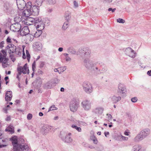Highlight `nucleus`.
Listing matches in <instances>:
<instances>
[{
  "mask_svg": "<svg viewBox=\"0 0 151 151\" xmlns=\"http://www.w3.org/2000/svg\"><path fill=\"white\" fill-rule=\"evenodd\" d=\"M29 149V147L27 144L20 143L13 151H28Z\"/></svg>",
  "mask_w": 151,
  "mask_h": 151,
  "instance_id": "nucleus-8",
  "label": "nucleus"
},
{
  "mask_svg": "<svg viewBox=\"0 0 151 151\" xmlns=\"http://www.w3.org/2000/svg\"><path fill=\"white\" fill-rule=\"evenodd\" d=\"M104 109L101 107H97L93 110V112L95 114L100 115L102 114L103 112Z\"/></svg>",
  "mask_w": 151,
  "mask_h": 151,
  "instance_id": "nucleus-24",
  "label": "nucleus"
},
{
  "mask_svg": "<svg viewBox=\"0 0 151 151\" xmlns=\"http://www.w3.org/2000/svg\"><path fill=\"white\" fill-rule=\"evenodd\" d=\"M111 99L114 103H116L121 99V97L120 96L118 97L114 96L111 97Z\"/></svg>",
  "mask_w": 151,
  "mask_h": 151,
  "instance_id": "nucleus-28",
  "label": "nucleus"
},
{
  "mask_svg": "<svg viewBox=\"0 0 151 151\" xmlns=\"http://www.w3.org/2000/svg\"><path fill=\"white\" fill-rule=\"evenodd\" d=\"M83 88L85 92L88 94H90L93 91V88L91 84L88 82H84L83 85Z\"/></svg>",
  "mask_w": 151,
  "mask_h": 151,
  "instance_id": "nucleus-7",
  "label": "nucleus"
},
{
  "mask_svg": "<svg viewBox=\"0 0 151 151\" xmlns=\"http://www.w3.org/2000/svg\"><path fill=\"white\" fill-rule=\"evenodd\" d=\"M35 65H36L35 61H34L32 64V70L33 71H34L35 70V68H36Z\"/></svg>",
  "mask_w": 151,
  "mask_h": 151,
  "instance_id": "nucleus-44",
  "label": "nucleus"
},
{
  "mask_svg": "<svg viewBox=\"0 0 151 151\" xmlns=\"http://www.w3.org/2000/svg\"><path fill=\"white\" fill-rule=\"evenodd\" d=\"M5 131H8L10 133L12 134L14 133V127L13 126L10 125L5 129Z\"/></svg>",
  "mask_w": 151,
  "mask_h": 151,
  "instance_id": "nucleus-30",
  "label": "nucleus"
},
{
  "mask_svg": "<svg viewBox=\"0 0 151 151\" xmlns=\"http://www.w3.org/2000/svg\"><path fill=\"white\" fill-rule=\"evenodd\" d=\"M41 44L38 42H36L34 43L33 47L37 50H40L42 49V46Z\"/></svg>",
  "mask_w": 151,
  "mask_h": 151,
  "instance_id": "nucleus-27",
  "label": "nucleus"
},
{
  "mask_svg": "<svg viewBox=\"0 0 151 151\" xmlns=\"http://www.w3.org/2000/svg\"><path fill=\"white\" fill-rule=\"evenodd\" d=\"M71 51H70V52L72 53V54H74L76 53V51H75V50L74 49H72V50H71Z\"/></svg>",
  "mask_w": 151,
  "mask_h": 151,
  "instance_id": "nucleus-62",
  "label": "nucleus"
},
{
  "mask_svg": "<svg viewBox=\"0 0 151 151\" xmlns=\"http://www.w3.org/2000/svg\"><path fill=\"white\" fill-rule=\"evenodd\" d=\"M71 134V133H68V135H66L65 138L64 137H62L61 138L65 142L68 143H70L72 141V138L70 137V136Z\"/></svg>",
  "mask_w": 151,
  "mask_h": 151,
  "instance_id": "nucleus-21",
  "label": "nucleus"
},
{
  "mask_svg": "<svg viewBox=\"0 0 151 151\" xmlns=\"http://www.w3.org/2000/svg\"><path fill=\"white\" fill-rule=\"evenodd\" d=\"M45 21L44 22V24H43L44 25H45L47 26H48L50 24V21L48 19H45Z\"/></svg>",
  "mask_w": 151,
  "mask_h": 151,
  "instance_id": "nucleus-40",
  "label": "nucleus"
},
{
  "mask_svg": "<svg viewBox=\"0 0 151 151\" xmlns=\"http://www.w3.org/2000/svg\"><path fill=\"white\" fill-rule=\"evenodd\" d=\"M35 18L34 17H28L27 18L26 21H27V23L28 22H31V23H29V25H31L32 24V23H33V22H34L35 21Z\"/></svg>",
  "mask_w": 151,
  "mask_h": 151,
  "instance_id": "nucleus-32",
  "label": "nucleus"
},
{
  "mask_svg": "<svg viewBox=\"0 0 151 151\" xmlns=\"http://www.w3.org/2000/svg\"><path fill=\"white\" fill-rule=\"evenodd\" d=\"M70 14L68 12L65 13V18L67 21H68L70 19Z\"/></svg>",
  "mask_w": 151,
  "mask_h": 151,
  "instance_id": "nucleus-37",
  "label": "nucleus"
},
{
  "mask_svg": "<svg viewBox=\"0 0 151 151\" xmlns=\"http://www.w3.org/2000/svg\"><path fill=\"white\" fill-rule=\"evenodd\" d=\"M34 24L35 26L37 29L40 28V29H43L44 28V24L40 17L35 18Z\"/></svg>",
  "mask_w": 151,
  "mask_h": 151,
  "instance_id": "nucleus-11",
  "label": "nucleus"
},
{
  "mask_svg": "<svg viewBox=\"0 0 151 151\" xmlns=\"http://www.w3.org/2000/svg\"><path fill=\"white\" fill-rule=\"evenodd\" d=\"M6 48L9 50L8 52L9 54H10L11 53H13L14 52H17V51H16L17 47L16 46L13 44H9L6 46Z\"/></svg>",
  "mask_w": 151,
  "mask_h": 151,
  "instance_id": "nucleus-16",
  "label": "nucleus"
},
{
  "mask_svg": "<svg viewBox=\"0 0 151 151\" xmlns=\"http://www.w3.org/2000/svg\"><path fill=\"white\" fill-rule=\"evenodd\" d=\"M59 80L57 78H55L54 80L53 83H58L59 82Z\"/></svg>",
  "mask_w": 151,
  "mask_h": 151,
  "instance_id": "nucleus-48",
  "label": "nucleus"
},
{
  "mask_svg": "<svg viewBox=\"0 0 151 151\" xmlns=\"http://www.w3.org/2000/svg\"><path fill=\"white\" fill-rule=\"evenodd\" d=\"M27 8L23 12V15L26 17H29L31 15L36 16L39 14V9H36L35 6L31 7L30 5L28 6Z\"/></svg>",
  "mask_w": 151,
  "mask_h": 151,
  "instance_id": "nucleus-3",
  "label": "nucleus"
},
{
  "mask_svg": "<svg viewBox=\"0 0 151 151\" xmlns=\"http://www.w3.org/2000/svg\"><path fill=\"white\" fill-rule=\"evenodd\" d=\"M128 139V137L122 136V135H120L117 137V140L122 141V140H127Z\"/></svg>",
  "mask_w": 151,
  "mask_h": 151,
  "instance_id": "nucleus-31",
  "label": "nucleus"
},
{
  "mask_svg": "<svg viewBox=\"0 0 151 151\" xmlns=\"http://www.w3.org/2000/svg\"><path fill=\"white\" fill-rule=\"evenodd\" d=\"M81 106L85 111H88L91 109L92 106L91 102L89 100H84L81 103Z\"/></svg>",
  "mask_w": 151,
  "mask_h": 151,
  "instance_id": "nucleus-6",
  "label": "nucleus"
},
{
  "mask_svg": "<svg viewBox=\"0 0 151 151\" xmlns=\"http://www.w3.org/2000/svg\"><path fill=\"white\" fill-rule=\"evenodd\" d=\"M86 144H85V145ZM87 145L86 146H85V147H88L89 148H91V149H93V148H95V147L92 146V145H87V144H86Z\"/></svg>",
  "mask_w": 151,
  "mask_h": 151,
  "instance_id": "nucleus-52",
  "label": "nucleus"
},
{
  "mask_svg": "<svg viewBox=\"0 0 151 151\" xmlns=\"http://www.w3.org/2000/svg\"><path fill=\"white\" fill-rule=\"evenodd\" d=\"M10 140L12 142V144L13 146V150L14 151L20 142H18L17 137L16 136L11 137Z\"/></svg>",
  "mask_w": 151,
  "mask_h": 151,
  "instance_id": "nucleus-18",
  "label": "nucleus"
},
{
  "mask_svg": "<svg viewBox=\"0 0 151 151\" xmlns=\"http://www.w3.org/2000/svg\"><path fill=\"white\" fill-rule=\"evenodd\" d=\"M63 48L62 47H59L58 49V50L59 52H62L63 50Z\"/></svg>",
  "mask_w": 151,
  "mask_h": 151,
  "instance_id": "nucleus-64",
  "label": "nucleus"
},
{
  "mask_svg": "<svg viewBox=\"0 0 151 151\" xmlns=\"http://www.w3.org/2000/svg\"><path fill=\"white\" fill-rule=\"evenodd\" d=\"M17 4L18 8L20 10L24 9L26 6V4L24 0H17Z\"/></svg>",
  "mask_w": 151,
  "mask_h": 151,
  "instance_id": "nucleus-14",
  "label": "nucleus"
},
{
  "mask_svg": "<svg viewBox=\"0 0 151 151\" xmlns=\"http://www.w3.org/2000/svg\"><path fill=\"white\" fill-rule=\"evenodd\" d=\"M83 60L85 58H89L91 56V51L89 48L87 47L83 48V49H79L78 50Z\"/></svg>",
  "mask_w": 151,
  "mask_h": 151,
  "instance_id": "nucleus-5",
  "label": "nucleus"
},
{
  "mask_svg": "<svg viewBox=\"0 0 151 151\" xmlns=\"http://www.w3.org/2000/svg\"><path fill=\"white\" fill-rule=\"evenodd\" d=\"M68 24V21H67L65 22L62 27V29L63 30H65L68 27L67 25Z\"/></svg>",
  "mask_w": 151,
  "mask_h": 151,
  "instance_id": "nucleus-38",
  "label": "nucleus"
},
{
  "mask_svg": "<svg viewBox=\"0 0 151 151\" xmlns=\"http://www.w3.org/2000/svg\"><path fill=\"white\" fill-rule=\"evenodd\" d=\"M93 143L95 144H97L98 143V141L97 139L95 138H94L93 139Z\"/></svg>",
  "mask_w": 151,
  "mask_h": 151,
  "instance_id": "nucleus-55",
  "label": "nucleus"
},
{
  "mask_svg": "<svg viewBox=\"0 0 151 151\" xmlns=\"http://www.w3.org/2000/svg\"><path fill=\"white\" fill-rule=\"evenodd\" d=\"M6 41L7 42L10 43H11V38L9 37H8L6 39Z\"/></svg>",
  "mask_w": 151,
  "mask_h": 151,
  "instance_id": "nucleus-53",
  "label": "nucleus"
},
{
  "mask_svg": "<svg viewBox=\"0 0 151 151\" xmlns=\"http://www.w3.org/2000/svg\"><path fill=\"white\" fill-rule=\"evenodd\" d=\"M147 74L149 76H151V70L148 71L147 73Z\"/></svg>",
  "mask_w": 151,
  "mask_h": 151,
  "instance_id": "nucleus-60",
  "label": "nucleus"
},
{
  "mask_svg": "<svg viewBox=\"0 0 151 151\" xmlns=\"http://www.w3.org/2000/svg\"><path fill=\"white\" fill-rule=\"evenodd\" d=\"M79 105V103L75 99L71 101L69 105L70 111L73 112L76 111Z\"/></svg>",
  "mask_w": 151,
  "mask_h": 151,
  "instance_id": "nucleus-9",
  "label": "nucleus"
},
{
  "mask_svg": "<svg viewBox=\"0 0 151 151\" xmlns=\"http://www.w3.org/2000/svg\"><path fill=\"white\" fill-rule=\"evenodd\" d=\"M125 52L127 55L132 58H134L136 56V53L131 47L126 48Z\"/></svg>",
  "mask_w": 151,
  "mask_h": 151,
  "instance_id": "nucleus-12",
  "label": "nucleus"
},
{
  "mask_svg": "<svg viewBox=\"0 0 151 151\" xmlns=\"http://www.w3.org/2000/svg\"><path fill=\"white\" fill-rule=\"evenodd\" d=\"M8 58H5L2 61V62L1 63H2V65L3 68H5L7 67V65H8L6 64V63L8 62Z\"/></svg>",
  "mask_w": 151,
  "mask_h": 151,
  "instance_id": "nucleus-33",
  "label": "nucleus"
},
{
  "mask_svg": "<svg viewBox=\"0 0 151 151\" xmlns=\"http://www.w3.org/2000/svg\"><path fill=\"white\" fill-rule=\"evenodd\" d=\"M22 58L24 59H25L26 58V56L25 55V53L24 50L23 52Z\"/></svg>",
  "mask_w": 151,
  "mask_h": 151,
  "instance_id": "nucleus-58",
  "label": "nucleus"
},
{
  "mask_svg": "<svg viewBox=\"0 0 151 151\" xmlns=\"http://www.w3.org/2000/svg\"><path fill=\"white\" fill-rule=\"evenodd\" d=\"M58 108L55 107V105H53L49 108L48 111L54 110H56Z\"/></svg>",
  "mask_w": 151,
  "mask_h": 151,
  "instance_id": "nucleus-39",
  "label": "nucleus"
},
{
  "mask_svg": "<svg viewBox=\"0 0 151 151\" xmlns=\"http://www.w3.org/2000/svg\"><path fill=\"white\" fill-rule=\"evenodd\" d=\"M54 72H58L59 73V72H60V70H59V68H55L54 69Z\"/></svg>",
  "mask_w": 151,
  "mask_h": 151,
  "instance_id": "nucleus-57",
  "label": "nucleus"
},
{
  "mask_svg": "<svg viewBox=\"0 0 151 151\" xmlns=\"http://www.w3.org/2000/svg\"><path fill=\"white\" fill-rule=\"evenodd\" d=\"M53 82L49 81L45 84L44 86V88L45 89H50L52 87Z\"/></svg>",
  "mask_w": 151,
  "mask_h": 151,
  "instance_id": "nucleus-26",
  "label": "nucleus"
},
{
  "mask_svg": "<svg viewBox=\"0 0 151 151\" xmlns=\"http://www.w3.org/2000/svg\"><path fill=\"white\" fill-rule=\"evenodd\" d=\"M117 22L120 23H124L125 21L123 19L121 18H119L117 20Z\"/></svg>",
  "mask_w": 151,
  "mask_h": 151,
  "instance_id": "nucleus-42",
  "label": "nucleus"
},
{
  "mask_svg": "<svg viewBox=\"0 0 151 151\" xmlns=\"http://www.w3.org/2000/svg\"><path fill=\"white\" fill-rule=\"evenodd\" d=\"M45 63L44 62H41L40 63V64L39 67L40 68H42L44 65H45Z\"/></svg>",
  "mask_w": 151,
  "mask_h": 151,
  "instance_id": "nucleus-46",
  "label": "nucleus"
},
{
  "mask_svg": "<svg viewBox=\"0 0 151 151\" xmlns=\"http://www.w3.org/2000/svg\"><path fill=\"white\" fill-rule=\"evenodd\" d=\"M74 5V6L75 7H77L78 6V3L76 2V1H74L73 2Z\"/></svg>",
  "mask_w": 151,
  "mask_h": 151,
  "instance_id": "nucleus-51",
  "label": "nucleus"
},
{
  "mask_svg": "<svg viewBox=\"0 0 151 151\" xmlns=\"http://www.w3.org/2000/svg\"><path fill=\"white\" fill-rule=\"evenodd\" d=\"M21 27V25L18 22L12 24L10 26V29L14 32H18L20 31Z\"/></svg>",
  "mask_w": 151,
  "mask_h": 151,
  "instance_id": "nucleus-13",
  "label": "nucleus"
},
{
  "mask_svg": "<svg viewBox=\"0 0 151 151\" xmlns=\"http://www.w3.org/2000/svg\"><path fill=\"white\" fill-rule=\"evenodd\" d=\"M66 66L61 67L59 68V70H60L59 74H61L64 71L66 70Z\"/></svg>",
  "mask_w": 151,
  "mask_h": 151,
  "instance_id": "nucleus-36",
  "label": "nucleus"
},
{
  "mask_svg": "<svg viewBox=\"0 0 151 151\" xmlns=\"http://www.w3.org/2000/svg\"><path fill=\"white\" fill-rule=\"evenodd\" d=\"M7 141L5 139L0 138V148H2L7 146Z\"/></svg>",
  "mask_w": 151,
  "mask_h": 151,
  "instance_id": "nucleus-25",
  "label": "nucleus"
},
{
  "mask_svg": "<svg viewBox=\"0 0 151 151\" xmlns=\"http://www.w3.org/2000/svg\"><path fill=\"white\" fill-rule=\"evenodd\" d=\"M26 53L27 57V59L28 61H29V59L30 58V56L29 54V51L28 50H26Z\"/></svg>",
  "mask_w": 151,
  "mask_h": 151,
  "instance_id": "nucleus-43",
  "label": "nucleus"
},
{
  "mask_svg": "<svg viewBox=\"0 0 151 151\" xmlns=\"http://www.w3.org/2000/svg\"><path fill=\"white\" fill-rule=\"evenodd\" d=\"M17 71H18V75L20 76L22 73L23 74H26V73L27 74L29 73V70L28 68H27V64H25L24 66L23 67L20 66L18 67L17 68Z\"/></svg>",
  "mask_w": 151,
  "mask_h": 151,
  "instance_id": "nucleus-10",
  "label": "nucleus"
},
{
  "mask_svg": "<svg viewBox=\"0 0 151 151\" xmlns=\"http://www.w3.org/2000/svg\"><path fill=\"white\" fill-rule=\"evenodd\" d=\"M138 100V99L136 97H134L131 99V101L132 102L135 103Z\"/></svg>",
  "mask_w": 151,
  "mask_h": 151,
  "instance_id": "nucleus-45",
  "label": "nucleus"
},
{
  "mask_svg": "<svg viewBox=\"0 0 151 151\" xmlns=\"http://www.w3.org/2000/svg\"><path fill=\"white\" fill-rule=\"evenodd\" d=\"M106 115L108 116V119H111L112 116L110 114H107Z\"/></svg>",
  "mask_w": 151,
  "mask_h": 151,
  "instance_id": "nucleus-56",
  "label": "nucleus"
},
{
  "mask_svg": "<svg viewBox=\"0 0 151 151\" xmlns=\"http://www.w3.org/2000/svg\"><path fill=\"white\" fill-rule=\"evenodd\" d=\"M43 2L42 0H36L35 5L33 6H35L36 9H38L40 6L42 5V3Z\"/></svg>",
  "mask_w": 151,
  "mask_h": 151,
  "instance_id": "nucleus-29",
  "label": "nucleus"
},
{
  "mask_svg": "<svg viewBox=\"0 0 151 151\" xmlns=\"http://www.w3.org/2000/svg\"><path fill=\"white\" fill-rule=\"evenodd\" d=\"M12 96V92L10 91H7L6 93L5 99L6 101H9L11 100Z\"/></svg>",
  "mask_w": 151,
  "mask_h": 151,
  "instance_id": "nucleus-20",
  "label": "nucleus"
},
{
  "mask_svg": "<svg viewBox=\"0 0 151 151\" xmlns=\"http://www.w3.org/2000/svg\"><path fill=\"white\" fill-rule=\"evenodd\" d=\"M51 129V127L47 125H44L41 129V132L43 134L50 131Z\"/></svg>",
  "mask_w": 151,
  "mask_h": 151,
  "instance_id": "nucleus-19",
  "label": "nucleus"
},
{
  "mask_svg": "<svg viewBox=\"0 0 151 151\" xmlns=\"http://www.w3.org/2000/svg\"><path fill=\"white\" fill-rule=\"evenodd\" d=\"M4 41H2L0 43V47L1 48H2L4 47Z\"/></svg>",
  "mask_w": 151,
  "mask_h": 151,
  "instance_id": "nucleus-54",
  "label": "nucleus"
},
{
  "mask_svg": "<svg viewBox=\"0 0 151 151\" xmlns=\"http://www.w3.org/2000/svg\"><path fill=\"white\" fill-rule=\"evenodd\" d=\"M141 148V146L139 145H135L133 147L132 150L133 151H139Z\"/></svg>",
  "mask_w": 151,
  "mask_h": 151,
  "instance_id": "nucleus-34",
  "label": "nucleus"
},
{
  "mask_svg": "<svg viewBox=\"0 0 151 151\" xmlns=\"http://www.w3.org/2000/svg\"><path fill=\"white\" fill-rule=\"evenodd\" d=\"M72 127L74 129H76L78 132H81V127H77L76 125L73 124Z\"/></svg>",
  "mask_w": 151,
  "mask_h": 151,
  "instance_id": "nucleus-35",
  "label": "nucleus"
},
{
  "mask_svg": "<svg viewBox=\"0 0 151 151\" xmlns=\"http://www.w3.org/2000/svg\"><path fill=\"white\" fill-rule=\"evenodd\" d=\"M29 31L28 26L24 27L21 29L20 30V34L21 36L26 35H28ZM30 35V34H29Z\"/></svg>",
  "mask_w": 151,
  "mask_h": 151,
  "instance_id": "nucleus-17",
  "label": "nucleus"
},
{
  "mask_svg": "<svg viewBox=\"0 0 151 151\" xmlns=\"http://www.w3.org/2000/svg\"><path fill=\"white\" fill-rule=\"evenodd\" d=\"M21 19L19 18L18 17H16L14 18V21L16 23V22H20Z\"/></svg>",
  "mask_w": 151,
  "mask_h": 151,
  "instance_id": "nucleus-49",
  "label": "nucleus"
},
{
  "mask_svg": "<svg viewBox=\"0 0 151 151\" xmlns=\"http://www.w3.org/2000/svg\"><path fill=\"white\" fill-rule=\"evenodd\" d=\"M47 1L50 4H54L56 3L55 0H47Z\"/></svg>",
  "mask_w": 151,
  "mask_h": 151,
  "instance_id": "nucleus-41",
  "label": "nucleus"
},
{
  "mask_svg": "<svg viewBox=\"0 0 151 151\" xmlns=\"http://www.w3.org/2000/svg\"><path fill=\"white\" fill-rule=\"evenodd\" d=\"M126 88L124 85L119 83L118 85V93H124V91L125 90Z\"/></svg>",
  "mask_w": 151,
  "mask_h": 151,
  "instance_id": "nucleus-23",
  "label": "nucleus"
},
{
  "mask_svg": "<svg viewBox=\"0 0 151 151\" xmlns=\"http://www.w3.org/2000/svg\"><path fill=\"white\" fill-rule=\"evenodd\" d=\"M20 141H21V143H24V140L22 138L19 139Z\"/></svg>",
  "mask_w": 151,
  "mask_h": 151,
  "instance_id": "nucleus-63",
  "label": "nucleus"
},
{
  "mask_svg": "<svg viewBox=\"0 0 151 151\" xmlns=\"http://www.w3.org/2000/svg\"><path fill=\"white\" fill-rule=\"evenodd\" d=\"M32 114L29 113L28 114L27 116V118L28 120H30L32 119Z\"/></svg>",
  "mask_w": 151,
  "mask_h": 151,
  "instance_id": "nucleus-47",
  "label": "nucleus"
},
{
  "mask_svg": "<svg viewBox=\"0 0 151 151\" xmlns=\"http://www.w3.org/2000/svg\"><path fill=\"white\" fill-rule=\"evenodd\" d=\"M71 60V59L68 56H67L66 58V61H70Z\"/></svg>",
  "mask_w": 151,
  "mask_h": 151,
  "instance_id": "nucleus-61",
  "label": "nucleus"
},
{
  "mask_svg": "<svg viewBox=\"0 0 151 151\" xmlns=\"http://www.w3.org/2000/svg\"><path fill=\"white\" fill-rule=\"evenodd\" d=\"M116 10V8H114V9H112L111 8H109L108 9V11H109V12L110 11H111L112 12V13H113Z\"/></svg>",
  "mask_w": 151,
  "mask_h": 151,
  "instance_id": "nucleus-50",
  "label": "nucleus"
},
{
  "mask_svg": "<svg viewBox=\"0 0 151 151\" xmlns=\"http://www.w3.org/2000/svg\"><path fill=\"white\" fill-rule=\"evenodd\" d=\"M8 109L6 108H4L3 109V111L5 113H7Z\"/></svg>",
  "mask_w": 151,
  "mask_h": 151,
  "instance_id": "nucleus-59",
  "label": "nucleus"
},
{
  "mask_svg": "<svg viewBox=\"0 0 151 151\" xmlns=\"http://www.w3.org/2000/svg\"><path fill=\"white\" fill-rule=\"evenodd\" d=\"M7 54L6 52L4 50H2L0 53V63L2 62L5 58H8L6 57Z\"/></svg>",
  "mask_w": 151,
  "mask_h": 151,
  "instance_id": "nucleus-22",
  "label": "nucleus"
},
{
  "mask_svg": "<svg viewBox=\"0 0 151 151\" xmlns=\"http://www.w3.org/2000/svg\"><path fill=\"white\" fill-rule=\"evenodd\" d=\"M100 64L98 62H95L90 60L89 58H85L83 60V65L88 69L94 71L96 75L102 73L101 70L96 65L98 63Z\"/></svg>",
  "mask_w": 151,
  "mask_h": 151,
  "instance_id": "nucleus-1",
  "label": "nucleus"
},
{
  "mask_svg": "<svg viewBox=\"0 0 151 151\" xmlns=\"http://www.w3.org/2000/svg\"><path fill=\"white\" fill-rule=\"evenodd\" d=\"M100 64L98 62H95L90 60L89 58H85L83 60V65L88 69L94 71L96 75L102 73L101 70L96 65L98 63Z\"/></svg>",
  "mask_w": 151,
  "mask_h": 151,
  "instance_id": "nucleus-2",
  "label": "nucleus"
},
{
  "mask_svg": "<svg viewBox=\"0 0 151 151\" xmlns=\"http://www.w3.org/2000/svg\"><path fill=\"white\" fill-rule=\"evenodd\" d=\"M150 130L148 128L143 129L135 137L134 141L137 142L142 140L150 134Z\"/></svg>",
  "mask_w": 151,
  "mask_h": 151,
  "instance_id": "nucleus-4",
  "label": "nucleus"
},
{
  "mask_svg": "<svg viewBox=\"0 0 151 151\" xmlns=\"http://www.w3.org/2000/svg\"><path fill=\"white\" fill-rule=\"evenodd\" d=\"M42 29H38L36 28V30L32 33V34H31V36H30V37L32 36L31 38L32 39H33L34 37L37 38L40 37L42 33Z\"/></svg>",
  "mask_w": 151,
  "mask_h": 151,
  "instance_id": "nucleus-15",
  "label": "nucleus"
}]
</instances>
